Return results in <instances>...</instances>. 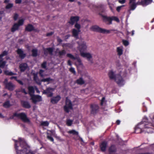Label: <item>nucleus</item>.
<instances>
[{
  "mask_svg": "<svg viewBox=\"0 0 154 154\" xmlns=\"http://www.w3.org/2000/svg\"><path fill=\"white\" fill-rule=\"evenodd\" d=\"M19 141L20 143V146L23 149L19 150L18 146L17 145V143L18 142L17 140H15V148L16 150L17 154H21L20 152H22L23 153L26 152L27 151V148H29V146L21 138H19Z\"/></svg>",
  "mask_w": 154,
  "mask_h": 154,
  "instance_id": "obj_1",
  "label": "nucleus"
},
{
  "mask_svg": "<svg viewBox=\"0 0 154 154\" xmlns=\"http://www.w3.org/2000/svg\"><path fill=\"white\" fill-rule=\"evenodd\" d=\"M109 76L111 79H114L119 85H123L124 80L119 74L115 75L112 70L110 71L108 73Z\"/></svg>",
  "mask_w": 154,
  "mask_h": 154,
  "instance_id": "obj_2",
  "label": "nucleus"
},
{
  "mask_svg": "<svg viewBox=\"0 0 154 154\" xmlns=\"http://www.w3.org/2000/svg\"><path fill=\"white\" fill-rule=\"evenodd\" d=\"M15 117H16L20 119L24 122H30V120L27 117L26 114L23 112H20L19 113L15 112L13 114L12 116H10L8 118V120L13 119Z\"/></svg>",
  "mask_w": 154,
  "mask_h": 154,
  "instance_id": "obj_3",
  "label": "nucleus"
},
{
  "mask_svg": "<svg viewBox=\"0 0 154 154\" xmlns=\"http://www.w3.org/2000/svg\"><path fill=\"white\" fill-rule=\"evenodd\" d=\"M91 29L92 31L103 34H108L110 32V31H115V29H111L110 30L103 29L99 27L97 25L93 26L91 27Z\"/></svg>",
  "mask_w": 154,
  "mask_h": 154,
  "instance_id": "obj_4",
  "label": "nucleus"
},
{
  "mask_svg": "<svg viewBox=\"0 0 154 154\" xmlns=\"http://www.w3.org/2000/svg\"><path fill=\"white\" fill-rule=\"evenodd\" d=\"M148 119L147 118H144L141 122L143 127L144 129H151L153 127L151 123L149 122L148 121Z\"/></svg>",
  "mask_w": 154,
  "mask_h": 154,
  "instance_id": "obj_5",
  "label": "nucleus"
},
{
  "mask_svg": "<svg viewBox=\"0 0 154 154\" xmlns=\"http://www.w3.org/2000/svg\"><path fill=\"white\" fill-rule=\"evenodd\" d=\"M90 108L91 114L95 115L99 112L100 107L98 105L92 104L90 105Z\"/></svg>",
  "mask_w": 154,
  "mask_h": 154,
  "instance_id": "obj_6",
  "label": "nucleus"
},
{
  "mask_svg": "<svg viewBox=\"0 0 154 154\" xmlns=\"http://www.w3.org/2000/svg\"><path fill=\"white\" fill-rule=\"evenodd\" d=\"M53 88L48 87L46 90H44L42 93L43 94H46L48 97H51L53 96V94L52 92L54 91Z\"/></svg>",
  "mask_w": 154,
  "mask_h": 154,
  "instance_id": "obj_7",
  "label": "nucleus"
},
{
  "mask_svg": "<svg viewBox=\"0 0 154 154\" xmlns=\"http://www.w3.org/2000/svg\"><path fill=\"white\" fill-rule=\"evenodd\" d=\"M31 99L35 104H36L37 102H39L42 101V97L39 95H32L31 96Z\"/></svg>",
  "mask_w": 154,
  "mask_h": 154,
  "instance_id": "obj_8",
  "label": "nucleus"
},
{
  "mask_svg": "<svg viewBox=\"0 0 154 154\" xmlns=\"http://www.w3.org/2000/svg\"><path fill=\"white\" fill-rule=\"evenodd\" d=\"M79 50L80 54L82 52H84L87 49V46L85 42H83L82 43L79 44Z\"/></svg>",
  "mask_w": 154,
  "mask_h": 154,
  "instance_id": "obj_9",
  "label": "nucleus"
},
{
  "mask_svg": "<svg viewBox=\"0 0 154 154\" xmlns=\"http://www.w3.org/2000/svg\"><path fill=\"white\" fill-rule=\"evenodd\" d=\"M79 20V16H71L68 23L72 25L74 24L75 23H77Z\"/></svg>",
  "mask_w": 154,
  "mask_h": 154,
  "instance_id": "obj_10",
  "label": "nucleus"
},
{
  "mask_svg": "<svg viewBox=\"0 0 154 154\" xmlns=\"http://www.w3.org/2000/svg\"><path fill=\"white\" fill-rule=\"evenodd\" d=\"M143 128L141 122L136 126L135 128V133L136 134L140 133L143 131Z\"/></svg>",
  "mask_w": 154,
  "mask_h": 154,
  "instance_id": "obj_11",
  "label": "nucleus"
},
{
  "mask_svg": "<svg viewBox=\"0 0 154 154\" xmlns=\"http://www.w3.org/2000/svg\"><path fill=\"white\" fill-rule=\"evenodd\" d=\"M80 55L82 57L84 58H86L88 61H91V63H93V60H90V59L92 58V56L90 53L82 52L81 53Z\"/></svg>",
  "mask_w": 154,
  "mask_h": 154,
  "instance_id": "obj_12",
  "label": "nucleus"
},
{
  "mask_svg": "<svg viewBox=\"0 0 154 154\" xmlns=\"http://www.w3.org/2000/svg\"><path fill=\"white\" fill-rule=\"evenodd\" d=\"M61 97L59 95L53 97L51 99V102L53 104H56L60 100Z\"/></svg>",
  "mask_w": 154,
  "mask_h": 154,
  "instance_id": "obj_13",
  "label": "nucleus"
},
{
  "mask_svg": "<svg viewBox=\"0 0 154 154\" xmlns=\"http://www.w3.org/2000/svg\"><path fill=\"white\" fill-rule=\"evenodd\" d=\"M32 75L33 76V79L34 81L36 83L39 85H41V80H40L38 76V73H32Z\"/></svg>",
  "mask_w": 154,
  "mask_h": 154,
  "instance_id": "obj_14",
  "label": "nucleus"
},
{
  "mask_svg": "<svg viewBox=\"0 0 154 154\" xmlns=\"http://www.w3.org/2000/svg\"><path fill=\"white\" fill-rule=\"evenodd\" d=\"M16 52L19 55V57L21 59H24L26 56V54L24 53L23 51L21 49L18 48Z\"/></svg>",
  "mask_w": 154,
  "mask_h": 154,
  "instance_id": "obj_15",
  "label": "nucleus"
},
{
  "mask_svg": "<svg viewBox=\"0 0 154 154\" xmlns=\"http://www.w3.org/2000/svg\"><path fill=\"white\" fill-rule=\"evenodd\" d=\"M80 31V30H78L75 29H73L72 31V36L76 39H79V34Z\"/></svg>",
  "mask_w": 154,
  "mask_h": 154,
  "instance_id": "obj_16",
  "label": "nucleus"
},
{
  "mask_svg": "<svg viewBox=\"0 0 154 154\" xmlns=\"http://www.w3.org/2000/svg\"><path fill=\"white\" fill-rule=\"evenodd\" d=\"M107 145V143L106 141H103L100 144V147L101 150L103 152L106 151V148Z\"/></svg>",
  "mask_w": 154,
  "mask_h": 154,
  "instance_id": "obj_17",
  "label": "nucleus"
},
{
  "mask_svg": "<svg viewBox=\"0 0 154 154\" xmlns=\"http://www.w3.org/2000/svg\"><path fill=\"white\" fill-rule=\"evenodd\" d=\"M15 86L11 82H9L8 83H7L5 85V88L10 91H13L14 88Z\"/></svg>",
  "mask_w": 154,
  "mask_h": 154,
  "instance_id": "obj_18",
  "label": "nucleus"
},
{
  "mask_svg": "<svg viewBox=\"0 0 154 154\" xmlns=\"http://www.w3.org/2000/svg\"><path fill=\"white\" fill-rule=\"evenodd\" d=\"M54 51V48H47L44 50V54L47 55L49 53L50 55L53 54Z\"/></svg>",
  "mask_w": 154,
  "mask_h": 154,
  "instance_id": "obj_19",
  "label": "nucleus"
},
{
  "mask_svg": "<svg viewBox=\"0 0 154 154\" xmlns=\"http://www.w3.org/2000/svg\"><path fill=\"white\" fill-rule=\"evenodd\" d=\"M102 17L103 18V21L106 23L108 22V24L110 25L112 24V19L111 17H108L106 16L102 15Z\"/></svg>",
  "mask_w": 154,
  "mask_h": 154,
  "instance_id": "obj_20",
  "label": "nucleus"
},
{
  "mask_svg": "<svg viewBox=\"0 0 154 154\" xmlns=\"http://www.w3.org/2000/svg\"><path fill=\"white\" fill-rule=\"evenodd\" d=\"M28 65L26 63H23L20 64L19 68L21 72H24L28 68Z\"/></svg>",
  "mask_w": 154,
  "mask_h": 154,
  "instance_id": "obj_21",
  "label": "nucleus"
},
{
  "mask_svg": "<svg viewBox=\"0 0 154 154\" xmlns=\"http://www.w3.org/2000/svg\"><path fill=\"white\" fill-rule=\"evenodd\" d=\"M152 1V0H141L139 2V4L143 6L147 5L151 3Z\"/></svg>",
  "mask_w": 154,
  "mask_h": 154,
  "instance_id": "obj_22",
  "label": "nucleus"
},
{
  "mask_svg": "<svg viewBox=\"0 0 154 154\" xmlns=\"http://www.w3.org/2000/svg\"><path fill=\"white\" fill-rule=\"evenodd\" d=\"M21 104L22 106L25 108L29 109L31 107L29 102L27 101H22L21 102Z\"/></svg>",
  "mask_w": 154,
  "mask_h": 154,
  "instance_id": "obj_23",
  "label": "nucleus"
},
{
  "mask_svg": "<svg viewBox=\"0 0 154 154\" xmlns=\"http://www.w3.org/2000/svg\"><path fill=\"white\" fill-rule=\"evenodd\" d=\"M35 30L34 27L33 26L30 24H29L26 26L25 28V30L29 32H31Z\"/></svg>",
  "mask_w": 154,
  "mask_h": 154,
  "instance_id": "obj_24",
  "label": "nucleus"
},
{
  "mask_svg": "<svg viewBox=\"0 0 154 154\" xmlns=\"http://www.w3.org/2000/svg\"><path fill=\"white\" fill-rule=\"evenodd\" d=\"M75 83L79 85H82L85 84V81L81 77L75 81Z\"/></svg>",
  "mask_w": 154,
  "mask_h": 154,
  "instance_id": "obj_25",
  "label": "nucleus"
},
{
  "mask_svg": "<svg viewBox=\"0 0 154 154\" xmlns=\"http://www.w3.org/2000/svg\"><path fill=\"white\" fill-rule=\"evenodd\" d=\"M28 89L29 91V94L31 97V96L33 95L32 94H33L35 93L34 88L32 86H29L28 87Z\"/></svg>",
  "mask_w": 154,
  "mask_h": 154,
  "instance_id": "obj_26",
  "label": "nucleus"
},
{
  "mask_svg": "<svg viewBox=\"0 0 154 154\" xmlns=\"http://www.w3.org/2000/svg\"><path fill=\"white\" fill-rule=\"evenodd\" d=\"M19 27V26L17 23H15L11 28V32H14L16 30H18Z\"/></svg>",
  "mask_w": 154,
  "mask_h": 154,
  "instance_id": "obj_27",
  "label": "nucleus"
},
{
  "mask_svg": "<svg viewBox=\"0 0 154 154\" xmlns=\"http://www.w3.org/2000/svg\"><path fill=\"white\" fill-rule=\"evenodd\" d=\"M65 106H69V107H72L71 102L69 99H68L67 97L66 98L65 105Z\"/></svg>",
  "mask_w": 154,
  "mask_h": 154,
  "instance_id": "obj_28",
  "label": "nucleus"
},
{
  "mask_svg": "<svg viewBox=\"0 0 154 154\" xmlns=\"http://www.w3.org/2000/svg\"><path fill=\"white\" fill-rule=\"evenodd\" d=\"M135 2H132L131 3L129 4L130 5V9L131 10H134L136 7L137 5V3H135Z\"/></svg>",
  "mask_w": 154,
  "mask_h": 154,
  "instance_id": "obj_29",
  "label": "nucleus"
},
{
  "mask_svg": "<svg viewBox=\"0 0 154 154\" xmlns=\"http://www.w3.org/2000/svg\"><path fill=\"white\" fill-rule=\"evenodd\" d=\"M32 56L36 57L38 55V50L36 49H33L32 50Z\"/></svg>",
  "mask_w": 154,
  "mask_h": 154,
  "instance_id": "obj_30",
  "label": "nucleus"
},
{
  "mask_svg": "<svg viewBox=\"0 0 154 154\" xmlns=\"http://www.w3.org/2000/svg\"><path fill=\"white\" fill-rule=\"evenodd\" d=\"M4 73L5 75H15L16 74L15 73H14L11 71H9L8 70H5L4 72Z\"/></svg>",
  "mask_w": 154,
  "mask_h": 154,
  "instance_id": "obj_31",
  "label": "nucleus"
},
{
  "mask_svg": "<svg viewBox=\"0 0 154 154\" xmlns=\"http://www.w3.org/2000/svg\"><path fill=\"white\" fill-rule=\"evenodd\" d=\"M6 62L5 61H3V60H0V68H4Z\"/></svg>",
  "mask_w": 154,
  "mask_h": 154,
  "instance_id": "obj_32",
  "label": "nucleus"
},
{
  "mask_svg": "<svg viewBox=\"0 0 154 154\" xmlns=\"http://www.w3.org/2000/svg\"><path fill=\"white\" fill-rule=\"evenodd\" d=\"M117 51L118 53V54L119 56H121L123 54V50L120 47L117 48Z\"/></svg>",
  "mask_w": 154,
  "mask_h": 154,
  "instance_id": "obj_33",
  "label": "nucleus"
},
{
  "mask_svg": "<svg viewBox=\"0 0 154 154\" xmlns=\"http://www.w3.org/2000/svg\"><path fill=\"white\" fill-rule=\"evenodd\" d=\"M53 81V79L49 77L45 79H43L41 80V82H50Z\"/></svg>",
  "mask_w": 154,
  "mask_h": 154,
  "instance_id": "obj_34",
  "label": "nucleus"
},
{
  "mask_svg": "<svg viewBox=\"0 0 154 154\" xmlns=\"http://www.w3.org/2000/svg\"><path fill=\"white\" fill-rule=\"evenodd\" d=\"M3 106L5 108H8L10 106V102L9 101H7L3 104Z\"/></svg>",
  "mask_w": 154,
  "mask_h": 154,
  "instance_id": "obj_35",
  "label": "nucleus"
},
{
  "mask_svg": "<svg viewBox=\"0 0 154 154\" xmlns=\"http://www.w3.org/2000/svg\"><path fill=\"white\" fill-rule=\"evenodd\" d=\"M66 51L64 50H62L58 52V55L60 57H61V56L64 55L66 54Z\"/></svg>",
  "mask_w": 154,
  "mask_h": 154,
  "instance_id": "obj_36",
  "label": "nucleus"
},
{
  "mask_svg": "<svg viewBox=\"0 0 154 154\" xmlns=\"http://www.w3.org/2000/svg\"><path fill=\"white\" fill-rule=\"evenodd\" d=\"M72 107H69V106H64L63 107V109L65 112L66 113H69V109H71Z\"/></svg>",
  "mask_w": 154,
  "mask_h": 154,
  "instance_id": "obj_37",
  "label": "nucleus"
},
{
  "mask_svg": "<svg viewBox=\"0 0 154 154\" xmlns=\"http://www.w3.org/2000/svg\"><path fill=\"white\" fill-rule=\"evenodd\" d=\"M73 121L69 119H67L66 121V125L69 126H71L73 122Z\"/></svg>",
  "mask_w": 154,
  "mask_h": 154,
  "instance_id": "obj_38",
  "label": "nucleus"
},
{
  "mask_svg": "<svg viewBox=\"0 0 154 154\" xmlns=\"http://www.w3.org/2000/svg\"><path fill=\"white\" fill-rule=\"evenodd\" d=\"M68 133L69 134H72L73 135H78V132L74 130L68 131Z\"/></svg>",
  "mask_w": 154,
  "mask_h": 154,
  "instance_id": "obj_39",
  "label": "nucleus"
},
{
  "mask_svg": "<svg viewBox=\"0 0 154 154\" xmlns=\"http://www.w3.org/2000/svg\"><path fill=\"white\" fill-rule=\"evenodd\" d=\"M24 22V20L23 19L19 20L17 24L20 26L23 25Z\"/></svg>",
  "mask_w": 154,
  "mask_h": 154,
  "instance_id": "obj_40",
  "label": "nucleus"
},
{
  "mask_svg": "<svg viewBox=\"0 0 154 154\" xmlns=\"http://www.w3.org/2000/svg\"><path fill=\"white\" fill-rule=\"evenodd\" d=\"M49 124V122L48 121L42 122L41 123V125L42 126H48Z\"/></svg>",
  "mask_w": 154,
  "mask_h": 154,
  "instance_id": "obj_41",
  "label": "nucleus"
},
{
  "mask_svg": "<svg viewBox=\"0 0 154 154\" xmlns=\"http://www.w3.org/2000/svg\"><path fill=\"white\" fill-rule=\"evenodd\" d=\"M74 26L77 29V30H80L81 26L80 24L76 23L75 24Z\"/></svg>",
  "mask_w": 154,
  "mask_h": 154,
  "instance_id": "obj_42",
  "label": "nucleus"
},
{
  "mask_svg": "<svg viewBox=\"0 0 154 154\" xmlns=\"http://www.w3.org/2000/svg\"><path fill=\"white\" fill-rule=\"evenodd\" d=\"M67 57H69L72 59L73 60H75L76 59L75 57L73 55L71 54L68 53L66 55Z\"/></svg>",
  "mask_w": 154,
  "mask_h": 154,
  "instance_id": "obj_43",
  "label": "nucleus"
},
{
  "mask_svg": "<svg viewBox=\"0 0 154 154\" xmlns=\"http://www.w3.org/2000/svg\"><path fill=\"white\" fill-rule=\"evenodd\" d=\"M47 62L45 61H44L41 64V67L43 69H46V68Z\"/></svg>",
  "mask_w": 154,
  "mask_h": 154,
  "instance_id": "obj_44",
  "label": "nucleus"
},
{
  "mask_svg": "<svg viewBox=\"0 0 154 154\" xmlns=\"http://www.w3.org/2000/svg\"><path fill=\"white\" fill-rule=\"evenodd\" d=\"M13 5L12 3H9L5 7L6 9H9L12 8L13 7Z\"/></svg>",
  "mask_w": 154,
  "mask_h": 154,
  "instance_id": "obj_45",
  "label": "nucleus"
},
{
  "mask_svg": "<svg viewBox=\"0 0 154 154\" xmlns=\"http://www.w3.org/2000/svg\"><path fill=\"white\" fill-rule=\"evenodd\" d=\"M111 17L112 18V21L114 20L118 22H119V20L117 17L115 16H112Z\"/></svg>",
  "mask_w": 154,
  "mask_h": 154,
  "instance_id": "obj_46",
  "label": "nucleus"
},
{
  "mask_svg": "<svg viewBox=\"0 0 154 154\" xmlns=\"http://www.w3.org/2000/svg\"><path fill=\"white\" fill-rule=\"evenodd\" d=\"M122 42H123V44L125 46H126L128 45L129 44L128 42L126 40H122Z\"/></svg>",
  "mask_w": 154,
  "mask_h": 154,
  "instance_id": "obj_47",
  "label": "nucleus"
},
{
  "mask_svg": "<svg viewBox=\"0 0 154 154\" xmlns=\"http://www.w3.org/2000/svg\"><path fill=\"white\" fill-rule=\"evenodd\" d=\"M8 54V52L6 51H3L2 53L0 54L1 56H2V57H3L4 56L7 55Z\"/></svg>",
  "mask_w": 154,
  "mask_h": 154,
  "instance_id": "obj_48",
  "label": "nucleus"
},
{
  "mask_svg": "<svg viewBox=\"0 0 154 154\" xmlns=\"http://www.w3.org/2000/svg\"><path fill=\"white\" fill-rule=\"evenodd\" d=\"M69 71L72 73H73L74 74H75V69L73 67H71L69 69Z\"/></svg>",
  "mask_w": 154,
  "mask_h": 154,
  "instance_id": "obj_49",
  "label": "nucleus"
},
{
  "mask_svg": "<svg viewBox=\"0 0 154 154\" xmlns=\"http://www.w3.org/2000/svg\"><path fill=\"white\" fill-rule=\"evenodd\" d=\"M44 72V71L42 69H40L39 70V74L40 76L42 77H43L44 76V75L43 74V72Z\"/></svg>",
  "mask_w": 154,
  "mask_h": 154,
  "instance_id": "obj_50",
  "label": "nucleus"
},
{
  "mask_svg": "<svg viewBox=\"0 0 154 154\" xmlns=\"http://www.w3.org/2000/svg\"><path fill=\"white\" fill-rule=\"evenodd\" d=\"M47 138L48 140H49L51 142H53L54 141V139L51 136L48 135L47 136Z\"/></svg>",
  "mask_w": 154,
  "mask_h": 154,
  "instance_id": "obj_51",
  "label": "nucleus"
},
{
  "mask_svg": "<svg viewBox=\"0 0 154 154\" xmlns=\"http://www.w3.org/2000/svg\"><path fill=\"white\" fill-rule=\"evenodd\" d=\"M18 17V15L17 13H15L14 14V20H16Z\"/></svg>",
  "mask_w": 154,
  "mask_h": 154,
  "instance_id": "obj_52",
  "label": "nucleus"
},
{
  "mask_svg": "<svg viewBox=\"0 0 154 154\" xmlns=\"http://www.w3.org/2000/svg\"><path fill=\"white\" fill-rule=\"evenodd\" d=\"M105 100V97H103L101 100V102H100V105L101 106H103V103L104 102Z\"/></svg>",
  "mask_w": 154,
  "mask_h": 154,
  "instance_id": "obj_53",
  "label": "nucleus"
},
{
  "mask_svg": "<svg viewBox=\"0 0 154 154\" xmlns=\"http://www.w3.org/2000/svg\"><path fill=\"white\" fill-rule=\"evenodd\" d=\"M19 84H20L21 85H23V82L21 81V80H18L17 79L16 80Z\"/></svg>",
  "mask_w": 154,
  "mask_h": 154,
  "instance_id": "obj_54",
  "label": "nucleus"
},
{
  "mask_svg": "<svg viewBox=\"0 0 154 154\" xmlns=\"http://www.w3.org/2000/svg\"><path fill=\"white\" fill-rule=\"evenodd\" d=\"M21 91L22 92L26 94H28L27 92L26 91L25 89L24 88H22L21 89Z\"/></svg>",
  "mask_w": 154,
  "mask_h": 154,
  "instance_id": "obj_55",
  "label": "nucleus"
},
{
  "mask_svg": "<svg viewBox=\"0 0 154 154\" xmlns=\"http://www.w3.org/2000/svg\"><path fill=\"white\" fill-rule=\"evenodd\" d=\"M8 83V79H5L4 81L3 82L4 84V85H5L6 84H7V83Z\"/></svg>",
  "mask_w": 154,
  "mask_h": 154,
  "instance_id": "obj_56",
  "label": "nucleus"
},
{
  "mask_svg": "<svg viewBox=\"0 0 154 154\" xmlns=\"http://www.w3.org/2000/svg\"><path fill=\"white\" fill-rule=\"evenodd\" d=\"M21 2V0H15V2L16 4H20Z\"/></svg>",
  "mask_w": 154,
  "mask_h": 154,
  "instance_id": "obj_57",
  "label": "nucleus"
},
{
  "mask_svg": "<svg viewBox=\"0 0 154 154\" xmlns=\"http://www.w3.org/2000/svg\"><path fill=\"white\" fill-rule=\"evenodd\" d=\"M53 33H54L52 32H50L48 33H47L46 35L47 36H51L53 34Z\"/></svg>",
  "mask_w": 154,
  "mask_h": 154,
  "instance_id": "obj_58",
  "label": "nucleus"
},
{
  "mask_svg": "<svg viewBox=\"0 0 154 154\" xmlns=\"http://www.w3.org/2000/svg\"><path fill=\"white\" fill-rule=\"evenodd\" d=\"M67 64H68V65L69 66H71L72 65V64L71 63V60H69L68 61Z\"/></svg>",
  "mask_w": 154,
  "mask_h": 154,
  "instance_id": "obj_59",
  "label": "nucleus"
},
{
  "mask_svg": "<svg viewBox=\"0 0 154 154\" xmlns=\"http://www.w3.org/2000/svg\"><path fill=\"white\" fill-rule=\"evenodd\" d=\"M121 7H122V6H118L116 10L118 12H119L121 10Z\"/></svg>",
  "mask_w": 154,
  "mask_h": 154,
  "instance_id": "obj_60",
  "label": "nucleus"
},
{
  "mask_svg": "<svg viewBox=\"0 0 154 154\" xmlns=\"http://www.w3.org/2000/svg\"><path fill=\"white\" fill-rule=\"evenodd\" d=\"M70 36L71 35L70 34L67 35L65 36V38L66 39H68Z\"/></svg>",
  "mask_w": 154,
  "mask_h": 154,
  "instance_id": "obj_61",
  "label": "nucleus"
},
{
  "mask_svg": "<svg viewBox=\"0 0 154 154\" xmlns=\"http://www.w3.org/2000/svg\"><path fill=\"white\" fill-rule=\"evenodd\" d=\"M10 79L11 80H12L13 79H14L16 81L17 79V77L16 76H12L10 78Z\"/></svg>",
  "mask_w": 154,
  "mask_h": 154,
  "instance_id": "obj_62",
  "label": "nucleus"
},
{
  "mask_svg": "<svg viewBox=\"0 0 154 154\" xmlns=\"http://www.w3.org/2000/svg\"><path fill=\"white\" fill-rule=\"evenodd\" d=\"M26 154H34L33 152L31 150H29L28 152H26Z\"/></svg>",
  "mask_w": 154,
  "mask_h": 154,
  "instance_id": "obj_63",
  "label": "nucleus"
},
{
  "mask_svg": "<svg viewBox=\"0 0 154 154\" xmlns=\"http://www.w3.org/2000/svg\"><path fill=\"white\" fill-rule=\"evenodd\" d=\"M119 2L120 3L122 4H124L125 2V0H122L121 1H119Z\"/></svg>",
  "mask_w": 154,
  "mask_h": 154,
  "instance_id": "obj_64",
  "label": "nucleus"
}]
</instances>
